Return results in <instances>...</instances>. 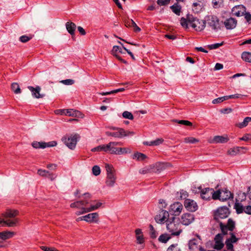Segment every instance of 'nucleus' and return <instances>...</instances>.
<instances>
[{
  "instance_id": "obj_1",
  "label": "nucleus",
  "mask_w": 251,
  "mask_h": 251,
  "mask_svg": "<svg viewBox=\"0 0 251 251\" xmlns=\"http://www.w3.org/2000/svg\"><path fill=\"white\" fill-rule=\"evenodd\" d=\"M220 227L222 233H218L217 234L214 239L215 242L214 249L217 250H221L224 247L223 235L227 234L228 230L233 231L235 227V223L231 219H228L226 225H225L223 223L220 222Z\"/></svg>"
},
{
  "instance_id": "obj_2",
  "label": "nucleus",
  "mask_w": 251,
  "mask_h": 251,
  "mask_svg": "<svg viewBox=\"0 0 251 251\" xmlns=\"http://www.w3.org/2000/svg\"><path fill=\"white\" fill-rule=\"evenodd\" d=\"M89 201H79L74 202L71 204L70 206L72 208H78L81 209L80 211L76 212L77 215H79L85 213L95 210L99 208L102 204L101 202H97L96 204H91L90 206H88Z\"/></svg>"
},
{
  "instance_id": "obj_3",
  "label": "nucleus",
  "mask_w": 251,
  "mask_h": 251,
  "mask_svg": "<svg viewBox=\"0 0 251 251\" xmlns=\"http://www.w3.org/2000/svg\"><path fill=\"white\" fill-rule=\"evenodd\" d=\"M166 228L172 236H178L182 231L179 219L174 216L167 220Z\"/></svg>"
},
{
  "instance_id": "obj_4",
  "label": "nucleus",
  "mask_w": 251,
  "mask_h": 251,
  "mask_svg": "<svg viewBox=\"0 0 251 251\" xmlns=\"http://www.w3.org/2000/svg\"><path fill=\"white\" fill-rule=\"evenodd\" d=\"M188 22L197 31H201L205 27V22L200 20L192 15H187Z\"/></svg>"
},
{
  "instance_id": "obj_5",
  "label": "nucleus",
  "mask_w": 251,
  "mask_h": 251,
  "mask_svg": "<svg viewBox=\"0 0 251 251\" xmlns=\"http://www.w3.org/2000/svg\"><path fill=\"white\" fill-rule=\"evenodd\" d=\"M205 25L210 27L212 30L217 31L221 28V25L218 18L213 15H208L206 17Z\"/></svg>"
},
{
  "instance_id": "obj_6",
  "label": "nucleus",
  "mask_w": 251,
  "mask_h": 251,
  "mask_svg": "<svg viewBox=\"0 0 251 251\" xmlns=\"http://www.w3.org/2000/svg\"><path fill=\"white\" fill-rule=\"evenodd\" d=\"M105 169L107 174V177L105 181L106 184L109 187H112L114 186L116 179L113 167L109 164H106Z\"/></svg>"
},
{
  "instance_id": "obj_7",
  "label": "nucleus",
  "mask_w": 251,
  "mask_h": 251,
  "mask_svg": "<svg viewBox=\"0 0 251 251\" xmlns=\"http://www.w3.org/2000/svg\"><path fill=\"white\" fill-rule=\"evenodd\" d=\"M121 145V142H110L109 143L108 152L111 154H122L126 152V148L117 147Z\"/></svg>"
},
{
  "instance_id": "obj_8",
  "label": "nucleus",
  "mask_w": 251,
  "mask_h": 251,
  "mask_svg": "<svg viewBox=\"0 0 251 251\" xmlns=\"http://www.w3.org/2000/svg\"><path fill=\"white\" fill-rule=\"evenodd\" d=\"M229 213V209L227 207H221L218 208L214 212V219L219 222L220 219L227 218Z\"/></svg>"
},
{
  "instance_id": "obj_9",
  "label": "nucleus",
  "mask_w": 251,
  "mask_h": 251,
  "mask_svg": "<svg viewBox=\"0 0 251 251\" xmlns=\"http://www.w3.org/2000/svg\"><path fill=\"white\" fill-rule=\"evenodd\" d=\"M78 136L77 134L71 135L67 137H64L62 140L66 146L70 149L74 150L75 147L77 143V139Z\"/></svg>"
},
{
  "instance_id": "obj_10",
  "label": "nucleus",
  "mask_w": 251,
  "mask_h": 251,
  "mask_svg": "<svg viewBox=\"0 0 251 251\" xmlns=\"http://www.w3.org/2000/svg\"><path fill=\"white\" fill-rule=\"evenodd\" d=\"M106 134L109 136H112L116 138H122L124 136H128L129 135H133L134 132L132 131H125L123 128L118 129V131L116 132H106Z\"/></svg>"
},
{
  "instance_id": "obj_11",
  "label": "nucleus",
  "mask_w": 251,
  "mask_h": 251,
  "mask_svg": "<svg viewBox=\"0 0 251 251\" xmlns=\"http://www.w3.org/2000/svg\"><path fill=\"white\" fill-rule=\"evenodd\" d=\"M198 189L199 191L198 193H200L202 199L205 201H209L211 199L212 192L213 191V188H205L202 189L201 187H199Z\"/></svg>"
},
{
  "instance_id": "obj_12",
  "label": "nucleus",
  "mask_w": 251,
  "mask_h": 251,
  "mask_svg": "<svg viewBox=\"0 0 251 251\" xmlns=\"http://www.w3.org/2000/svg\"><path fill=\"white\" fill-rule=\"evenodd\" d=\"M169 212L165 210L161 209L158 214L155 217V220L157 223L163 224L166 223L167 220L169 219Z\"/></svg>"
},
{
  "instance_id": "obj_13",
  "label": "nucleus",
  "mask_w": 251,
  "mask_h": 251,
  "mask_svg": "<svg viewBox=\"0 0 251 251\" xmlns=\"http://www.w3.org/2000/svg\"><path fill=\"white\" fill-rule=\"evenodd\" d=\"M183 209L182 204L179 202H176L170 205V212L175 216H178Z\"/></svg>"
},
{
  "instance_id": "obj_14",
  "label": "nucleus",
  "mask_w": 251,
  "mask_h": 251,
  "mask_svg": "<svg viewBox=\"0 0 251 251\" xmlns=\"http://www.w3.org/2000/svg\"><path fill=\"white\" fill-rule=\"evenodd\" d=\"M195 218L193 214L189 213L183 214L181 217V223L182 224L188 226L194 221Z\"/></svg>"
},
{
  "instance_id": "obj_15",
  "label": "nucleus",
  "mask_w": 251,
  "mask_h": 251,
  "mask_svg": "<svg viewBox=\"0 0 251 251\" xmlns=\"http://www.w3.org/2000/svg\"><path fill=\"white\" fill-rule=\"evenodd\" d=\"M184 206L188 211L191 212H194L198 209L197 203L194 201L190 199H186L185 201Z\"/></svg>"
},
{
  "instance_id": "obj_16",
  "label": "nucleus",
  "mask_w": 251,
  "mask_h": 251,
  "mask_svg": "<svg viewBox=\"0 0 251 251\" xmlns=\"http://www.w3.org/2000/svg\"><path fill=\"white\" fill-rule=\"evenodd\" d=\"M246 10V7L243 5H239L234 6L232 9V13L237 16L240 17L244 15Z\"/></svg>"
},
{
  "instance_id": "obj_17",
  "label": "nucleus",
  "mask_w": 251,
  "mask_h": 251,
  "mask_svg": "<svg viewBox=\"0 0 251 251\" xmlns=\"http://www.w3.org/2000/svg\"><path fill=\"white\" fill-rule=\"evenodd\" d=\"M85 221L90 223H97L99 221V215L97 213H92L85 216Z\"/></svg>"
},
{
  "instance_id": "obj_18",
  "label": "nucleus",
  "mask_w": 251,
  "mask_h": 251,
  "mask_svg": "<svg viewBox=\"0 0 251 251\" xmlns=\"http://www.w3.org/2000/svg\"><path fill=\"white\" fill-rule=\"evenodd\" d=\"M28 89L31 92L32 95L33 97L37 98H42L44 97V94H40V92L41 91V88L40 86H37L35 88H34L32 86H28Z\"/></svg>"
},
{
  "instance_id": "obj_19",
  "label": "nucleus",
  "mask_w": 251,
  "mask_h": 251,
  "mask_svg": "<svg viewBox=\"0 0 251 251\" xmlns=\"http://www.w3.org/2000/svg\"><path fill=\"white\" fill-rule=\"evenodd\" d=\"M233 198V194L231 193V192L227 190L226 188H225L222 190L221 198H220V201H224Z\"/></svg>"
},
{
  "instance_id": "obj_20",
  "label": "nucleus",
  "mask_w": 251,
  "mask_h": 251,
  "mask_svg": "<svg viewBox=\"0 0 251 251\" xmlns=\"http://www.w3.org/2000/svg\"><path fill=\"white\" fill-rule=\"evenodd\" d=\"M18 221V219H14L13 220L8 219L6 220H0V226L6 225L9 227H13L16 226Z\"/></svg>"
},
{
  "instance_id": "obj_21",
  "label": "nucleus",
  "mask_w": 251,
  "mask_h": 251,
  "mask_svg": "<svg viewBox=\"0 0 251 251\" xmlns=\"http://www.w3.org/2000/svg\"><path fill=\"white\" fill-rule=\"evenodd\" d=\"M224 24L227 29H232L236 27L237 21L234 18H230L225 21Z\"/></svg>"
},
{
  "instance_id": "obj_22",
  "label": "nucleus",
  "mask_w": 251,
  "mask_h": 251,
  "mask_svg": "<svg viewBox=\"0 0 251 251\" xmlns=\"http://www.w3.org/2000/svg\"><path fill=\"white\" fill-rule=\"evenodd\" d=\"M124 23L126 27H133L134 31L136 32H139L141 30L140 28L136 24L132 19H127L125 20Z\"/></svg>"
},
{
  "instance_id": "obj_23",
  "label": "nucleus",
  "mask_w": 251,
  "mask_h": 251,
  "mask_svg": "<svg viewBox=\"0 0 251 251\" xmlns=\"http://www.w3.org/2000/svg\"><path fill=\"white\" fill-rule=\"evenodd\" d=\"M66 27L68 32L71 35H74L75 34V31L76 27V26L75 23L72 22H67L66 23Z\"/></svg>"
},
{
  "instance_id": "obj_24",
  "label": "nucleus",
  "mask_w": 251,
  "mask_h": 251,
  "mask_svg": "<svg viewBox=\"0 0 251 251\" xmlns=\"http://www.w3.org/2000/svg\"><path fill=\"white\" fill-rule=\"evenodd\" d=\"M15 233L13 231H5L0 232V239L2 240H6L7 239L12 238Z\"/></svg>"
},
{
  "instance_id": "obj_25",
  "label": "nucleus",
  "mask_w": 251,
  "mask_h": 251,
  "mask_svg": "<svg viewBox=\"0 0 251 251\" xmlns=\"http://www.w3.org/2000/svg\"><path fill=\"white\" fill-rule=\"evenodd\" d=\"M229 140L227 136H215L213 139V142L215 143H225Z\"/></svg>"
},
{
  "instance_id": "obj_26",
  "label": "nucleus",
  "mask_w": 251,
  "mask_h": 251,
  "mask_svg": "<svg viewBox=\"0 0 251 251\" xmlns=\"http://www.w3.org/2000/svg\"><path fill=\"white\" fill-rule=\"evenodd\" d=\"M19 214V211L17 210L8 209L3 214V216L5 218H14Z\"/></svg>"
},
{
  "instance_id": "obj_27",
  "label": "nucleus",
  "mask_w": 251,
  "mask_h": 251,
  "mask_svg": "<svg viewBox=\"0 0 251 251\" xmlns=\"http://www.w3.org/2000/svg\"><path fill=\"white\" fill-rule=\"evenodd\" d=\"M136 238L137 243L142 244L144 242V238L142 230L140 228H137L135 230Z\"/></svg>"
},
{
  "instance_id": "obj_28",
  "label": "nucleus",
  "mask_w": 251,
  "mask_h": 251,
  "mask_svg": "<svg viewBox=\"0 0 251 251\" xmlns=\"http://www.w3.org/2000/svg\"><path fill=\"white\" fill-rule=\"evenodd\" d=\"M163 141V139L162 138H158L154 141H152L151 142H144L143 143L145 145L148 146H158L161 144Z\"/></svg>"
},
{
  "instance_id": "obj_29",
  "label": "nucleus",
  "mask_w": 251,
  "mask_h": 251,
  "mask_svg": "<svg viewBox=\"0 0 251 251\" xmlns=\"http://www.w3.org/2000/svg\"><path fill=\"white\" fill-rule=\"evenodd\" d=\"M241 58L245 62L251 63V52L244 51L241 54Z\"/></svg>"
},
{
  "instance_id": "obj_30",
  "label": "nucleus",
  "mask_w": 251,
  "mask_h": 251,
  "mask_svg": "<svg viewBox=\"0 0 251 251\" xmlns=\"http://www.w3.org/2000/svg\"><path fill=\"white\" fill-rule=\"evenodd\" d=\"M234 208L237 214H241L244 212L245 206L240 202H236L234 204Z\"/></svg>"
},
{
  "instance_id": "obj_31",
  "label": "nucleus",
  "mask_w": 251,
  "mask_h": 251,
  "mask_svg": "<svg viewBox=\"0 0 251 251\" xmlns=\"http://www.w3.org/2000/svg\"><path fill=\"white\" fill-rule=\"evenodd\" d=\"M65 115L79 117L80 115H81V114L79 111L77 110H74L73 109H66Z\"/></svg>"
},
{
  "instance_id": "obj_32",
  "label": "nucleus",
  "mask_w": 251,
  "mask_h": 251,
  "mask_svg": "<svg viewBox=\"0 0 251 251\" xmlns=\"http://www.w3.org/2000/svg\"><path fill=\"white\" fill-rule=\"evenodd\" d=\"M242 149H243L242 147H234L229 149L227 152L228 154L232 156H234L238 154L240 151V150Z\"/></svg>"
},
{
  "instance_id": "obj_33",
  "label": "nucleus",
  "mask_w": 251,
  "mask_h": 251,
  "mask_svg": "<svg viewBox=\"0 0 251 251\" xmlns=\"http://www.w3.org/2000/svg\"><path fill=\"white\" fill-rule=\"evenodd\" d=\"M172 235L168 234H163L161 235L158 238V240L164 243H167V242L171 238Z\"/></svg>"
},
{
  "instance_id": "obj_34",
  "label": "nucleus",
  "mask_w": 251,
  "mask_h": 251,
  "mask_svg": "<svg viewBox=\"0 0 251 251\" xmlns=\"http://www.w3.org/2000/svg\"><path fill=\"white\" fill-rule=\"evenodd\" d=\"M198 241L196 239L190 240L188 243L189 249L190 250H194L197 248Z\"/></svg>"
},
{
  "instance_id": "obj_35",
  "label": "nucleus",
  "mask_w": 251,
  "mask_h": 251,
  "mask_svg": "<svg viewBox=\"0 0 251 251\" xmlns=\"http://www.w3.org/2000/svg\"><path fill=\"white\" fill-rule=\"evenodd\" d=\"M11 89L15 94H20L21 92L19 84L16 82L12 83Z\"/></svg>"
},
{
  "instance_id": "obj_36",
  "label": "nucleus",
  "mask_w": 251,
  "mask_h": 251,
  "mask_svg": "<svg viewBox=\"0 0 251 251\" xmlns=\"http://www.w3.org/2000/svg\"><path fill=\"white\" fill-rule=\"evenodd\" d=\"M146 157L147 156L145 154L140 152L135 153L133 156V159L136 158L138 160L140 161L144 160L145 158H146Z\"/></svg>"
},
{
  "instance_id": "obj_37",
  "label": "nucleus",
  "mask_w": 251,
  "mask_h": 251,
  "mask_svg": "<svg viewBox=\"0 0 251 251\" xmlns=\"http://www.w3.org/2000/svg\"><path fill=\"white\" fill-rule=\"evenodd\" d=\"M171 9L172 10L173 12L175 13L176 15L179 16L180 14L181 7L180 5H173L171 6Z\"/></svg>"
},
{
  "instance_id": "obj_38",
  "label": "nucleus",
  "mask_w": 251,
  "mask_h": 251,
  "mask_svg": "<svg viewBox=\"0 0 251 251\" xmlns=\"http://www.w3.org/2000/svg\"><path fill=\"white\" fill-rule=\"evenodd\" d=\"M212 195L211 196V199L213 200H218L219 199L220 200V198H221V193H222V190H217L216 191H215L213 190V191L212 192Z\"/></svg>"
},
{
  "instance_id": "obj_39",
  "label": "nucleus",
  "mask_w": 251,
  "mask_h": 251,
  "mask_svg": "<svg viewBox=\"0 0 251 251\" xmlns=\"http://www.w3.org/2000/svg\"><path fill=\"white\" fill-rule=\"evenodd\" d=\"M45 142H34L32 144V146L35 149H45Z\"/></svg>"
},
{
  "instance_id": "obj_40",
  "label": "nucleus",
  "mask_w": 251,
  "mask_h": 251,
  "mask_svg": "<svg viewBox=\"0 0 251 251\" xmlns=\"http://www.w3.org/2000/svg\"><path fill=\"white\" fill-rule=\"evenodd\" d=\"M249 120V119H248V117H246L244 119L243 122L236 124V126L240 128H242L244 127H246L248 125V123L250 122Z\"/></svg>"
},
{
  "instance_id": "obj_41",
  "label": "nucleus",
  "mask_w": 251,
  "mask_h": 251,
  "mask_svg": "<svg viewBox=\"0 0 251 251\" xmlns=\"http://www.w3.org/2000/svg\"><path fill=\"white\" fill-rule=\"evenodd\" d=\"M223 0H212L213 6L215 8L220 7L223 4Z\"/></svg>"
},
{
  "instance_id": "obj_42",
  "label": "nucleus",
  "mask_w": 251,
  "mask_h": 251,
  "mask_svg": "<svg viewBox=\"0 0 251 251\" xmlns=\"http://www.w3.org/2000/svg\"><path fill=\"white\" fill-rule=\"evenodd\" d=\"M184 142L186 143L194 144L199 142V140L194 137H186L184 139Z\"/></svg>"
},
{
  "instance_id": "obj_43",
  "label": "nucleus",
  "mask_w": 251,
  "mask_h": 251,
  "mask_svg": "<svg viewBox=\"0 0 251 251\" xmlns=\"http://www.w3.org/2000/svg\"><path fill=\"white\" fill-rule=\"evenodd\" d=\"M93 174L95 176L99 175L100 173V169L99 166L97 165L94 166L92 168Z\"/></svg>"
},
{
  "instance_id": "obj_44",
  "label": "nucleus",
  "mask_w": 251,
  "mask_h": 251,
  "mask_svg": "<svg viewBox=\"0 0 251 251\" xmlns=\"http://www.w3.org/2000/svg\"><path fill=\"white\" fill-rule=\"evenodd\" d=\"M111 52H112V54L113 55H117V53L118 52L122 53V49L119 46H114L113 47V49H112V50Z\"/></svg>"
},
{
  "instance_id": "obj_45",
  "label": "nucleus",
  "mask_w": 251,
  "mask_h": 251,
  "mask_svg": "<svg viewBox=\"0 0 251 251\" xmlns=\"http://www.w3.org/2000/svg\"><path fill=\"white\" fill-rule=\"evenodd\" d=\"M150 236L151 238H155L157 237V233L154 229L153 226L152 225L150 226Z\"/></svg>"
},
{
  "instance_id": "obj_46",
  "label": "nucleus",
  "mask_w": 251,
  "mask_h": 251,
  "mask_svg": "<svg viewBox=\"0 0 251 251\" xmlns=\"http://www.w3.org/2000/svg\"><path fill=\"white\" fill-rule=\"evenodd\" d=\"M229 234L230 235L231 237L230 238H228L227 239V240H229V241L230 242H232L233 243H235L236 242H237L238 240H239V238H237L234 233L233 232H232V231H231L229 233Z\"/></svg>"
},
{
  "instance_id": "obj_47",
  "label": "nucleus",
  "mask_w": 251,
  "mask_h": 251,
  "mask_svg": "<svg viewBox=\"0 0 251 251\" xmlns=\"http://www.w3.org/2000/svg\"><path fill=\"white\" fill-rule=\"evenodd\" d=\"M60 83L66 85H73L75 83V81L73 79H67L65 80H62L60 81Z\"/></svg>"
},
{
  "instance_id": "obj_48",
  "label": "nucleus",
  "mask_w": 251,
  "mask_h": 251,
  "mask_svg": "<svg viewBox=\"0 0 251 251\" xmlns=\"http://www.w3.org/2000/svg\"><path fill=\"white\" fill-rule=\"evenodd\" d=\"M123 116L124 118L129 120H132L133 119V116L132 113L126 111L123 113Z\"/></svg>"
},
{
  "instance_id": "obj_49",
  "label": "nucleus",
  "mask_w": 251,
  "mask_h": 251,
  "mask_svg": "<svg viewBox=\"0 0 251 251\" xmlns=\"http://www.w3.org/2000/svg\"><path fill=\"white\" fill-rule=\"evenodd\" d=\"M177 246V244H173L168 248L167 251H181L180 249L178 248Z\"/></svg>"
},
{
  "instance_id": "obj_50",
  "label": "nucleus",
  "mask_w": 251,
  "mask_h": 251,
  "mask_svg": "<svg viewBox=\"0 0 251 251\" xmlns=\"http://www.w3.org/2000/svg\"><path fill=\"white\" fill-rule=\"evenodd\" d=\"M32 38L31 36H28L26 35H23L20 37V41L22 43H26L29 41Z\"/></svg>"
},
{
  "instance_id": "obj_51",
  "label": "nucleus",
  "mask_w": 251,
  "mask_h": 251,
  "mask_svg": "<svg viewBox=\"0 0 251 251\" xmlns=\"http://www.w3.org/2000/svg\"><path fill=\"white\" fill-rule=\"evenodd\" d=\"M222 45H223V43H215V44H211V45H208L207 46V48L209 50H214V49H218V48H219Z\"/></svg>"
},
{
  "instance_id": "obj_52",
  "label": "nucleus",
  "mask_w": 251,
  "mask_h": 251,
  "mask_svg": "<svg viewBox=\"0 0 251 251\" xmlns=\"http://www.w3.org/2000/svg\"><path fill=\"white\" fill-rule=\"evenodd\" d=\"M233 243L232 242H230L229 240H226L225 244L227 250L231 251L233 250V245L232 244Z\"/></svg>"
},
{
  "instance_id": "obj_53",
  "label": "nucleus",
  "mask_w": 251,
  "mask_h": 251,
  "mask_svg": "<svg viewBox=\"0 0 251 251\" xmlns=\"http://www.w3.org/2000/svg\"><path fill=\"white\" fill-rule=\"evenodd\" d=\"M37 173L41 176H47L48 174L49 173V172L45 170L39 169L38 170Z\"/></svg>"
},
{
  "instance_id": "obj_54",
  "label": "nucleus",
  "mask_w": 251,
  "mask_h": 251,
  "mask_svg": "<svg viewBox=\"0 0 251 251\" xmlns=\"http://www.w3.org/2000/svg\"><path fill=\"white\" fill-rule=\"evenodd\" d=\"M187 22H188L187 18L185 19V18L182 17L181 18V20H180V24L183 27L187 28L188 27Z\"/></svg>"
},
{
  "instance_id": "obj_55",
  "label": "nucleus",
  "mask_w": 251,
  "mask_h": 251,
  "mask_svg": "<svg viewBox=\"0 0 251 251\" xmlns=\"http://www.w3.org/2000/svg\"><path fill=\"white\" fill-rule=\"evenodd\" d=\"M170 1V0H157V3L160 6L167 5Z\"/></svg>"
},
{
  "instance_id": "obj_56",
  "label": "nucleus",
  "mask_w": 251,
  "mask_h": 251,
  "mask_svg": "<svg viewBox=\"0 0 251 251\" xmlns=\"http://www.w3.org/2000/svg\"><path fill=\"white\" fill-rule=\"evenodd\" d=\"M240 140L248 141L251 140V134H246L242 137L240 138Z\"/></svg>"
},
{
  "instance_id": "obj_57",
  "label": "nucleus",
  "mask_w": 251,
  "mask_h": 251,
  "mask_svg": "<svg viewBox=\"0 0 251 251\" xmlns=\"http://www.w3.org/2000/svg\"><path fill=\"white\" fill-rule=\"evenodd\" d=\"M41 248L44 251H59L54 248H49L46 246H42Z\"/></svg>"
},
{
  "instance_id": "obj_58",
  "label": "nucleus",
  "mask_w": 251,
  "mask_h": 251,
  "mask_svg": "<svg viewBox=\"0 0 251 251\" xmlns=\"http://www.w3.org/2000/svg\"><path fill=\"white\" fill-rule=\"evenodd\" d=\"M57 145V143L55 141H51V142H49L48 143H46L45 142V148L46 147H54L55 146H56Z\"/></svg>"
},
{
  "instance_id": "obj_59",
  "label": "nucleus",
  "mask_w": 251,
  "mask_h": 251,
  "mask_svg": "<svg viewBox=\"0 0 251 251\" xmlns=\"http://www.w3.org/2000/svg\"><path fill=\"white\" fill-rule=\"evenodd\" d=\"M100 149L101 151H103L104 152H108V149H109V143L106 145H101Z\"/></svg>"
},
{
  "instance_id": "obj_60",
  "label": "nucleus",
  "mask_w": 251,
  "mask_h": 251,
  "mask_svg": "<svg viewBox=\"0 0 251 251\" xmlns=\"http://www.w3.org/2000/svg\"><path fill=\"white\" fill-rule=\"evenodd\" d=\"M119 43L121 44V45L123 46L124 49L127 52V53L131 57V58L133 59H135V57L133 54V53L129 50H128V49H127L126 48H125L124 46V45L120 42H119Z\"/></svg>"
},
{
  "instance_id": "obj_61",
  "label": "nucleus",
  "mask_w": 251,
  "mask_h": 251,
  "mask_svg": "<svg viewBox=\"0 0 251 251\" xmlns=\"http://www.w3.org/2000/svg\"><path fill=\"white\" fill-rule=\"evenodd\" d=\"M244 15L245 16V18L247 22H250L251 21V14L250 12H246V11Z\"/></svg>"
},
{
  "instance_id": "obj_62",
  "label": "nucleus",
  "mask_w": 251,
  "mask_h": 251,
  "mask_svg": "<svg viewBox=\"0 0 251 251\" xmlns=\"http://www.w3.org/2000/svg\"><path fill=\"white\" fill-rule=\"evenodd\" d=\"M244 212L247 214L251 215V206L248 205L245 206Z\"/></svg>"
},
{
  "instance_id": "obj_63",
  "label": "nucleus",
  "mask_w": 251,
  "mask_h": 251,
  "mask_svg": "<svg viewBox=\"0 0 251 251\" xmlns=\"http://www.w3.org/2000/svg\"><path fill=\"white\" fill-rule=\"evenodd\" d=\"M224 101L222 97H219L218 98L215 99L213 100L212 103L213 104H217L219 103H221Z\"/></svg>"
},
{
  "instance_id": "obj_64",
  "label": "nucleus",
  "mask_w": 251,
  "mask_h": 251,
  "mask_svg": "<svg viewBox=\"0 0 251 251\" xmlns=\"http://www.w3.org/2000/svg\"><path fill=\"white\" fill-rule=\"evenodd\" d=\"M47 177L50 178L51 180H53L56 177V176L53 173L49 172V173L48 174Z\"/></svg>"
}]
</instances>
